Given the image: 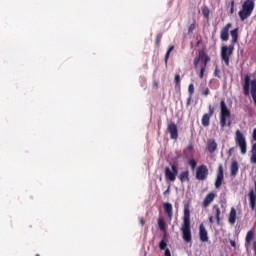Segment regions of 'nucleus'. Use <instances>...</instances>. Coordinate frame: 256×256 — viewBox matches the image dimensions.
I'll list each match as a JSON object with an SVG mask.
<instances>
[{
  "instance_id": "1",
  "label": "nucleus",
  "mask_w": 256,
  "mask_h": 256,
  "mask_svg": "<svg viewBox=\"0 0 256 256\" xmlns=\"http://www.w3.org/2000/svg\"><path fill=\"white\" fill-rule=\"evenodd\" d=\"M181 231L185 243H191V210H189V206L184 207V216Z\"/></svg>"
},
{
  "instance_id": "2",
  "label": "nucleus",
  "mask_w": 256,
  "mask_h": 256,
  "mask_svg": "<svg viewBox=\"0 0 256 256\" xmlns=\"http://www.w3.org/2000/svg\"><path fill=\"white\" fill-rule=\"evenodd\" d=\"M231 110L227 107L225 100L220 101V127L222 131L225 127H231Z\"/></svg>"
},
{
  "instance_id": "3",
  "label": "nucleus",
  "mask_w": 256,
  "mask_h": 256,
  "mask_svg": "<svg viewBox=\"0 0 256 256\" xmlns=\"http://www.w3.org/2000/svg\"><path fill=\"white\" fill-rule=\"evenodd\" d=\"M243 93L246 97H249L251 93L254 105L256 106V80L251 81V76L248 74L244 77Z\"/></svg>"
},
{
  "instance_id": "4",
  "label": "nucleus",
  "mask_w": 256,
  "mask_h": 256,
  "mask_svg": "<svg viewBox=\"0 0 256 256\" xmlns=\"http://www.w3.org/2000/svg\"><path fill=\"white\" fill-rule=\"evenodd\" d=\"M201 61L200 65V79H203L205 76V70L207 69V63L211 61V58L205 53V51H200L198 57L194 59V66L197 67L199 65V62Z\"/></svg>"
},
{
  "instance_id": "5",
  "label": "nucleus",
  "mask_w": 256,
  "mask_h": 256,
  "mask_svg": "<svg viewBox=\"0 0 256 256\" xmlns=\"http://www.w3.org/2000/svg\"><path fill=\"white\" fill-rule=\"evenodd\" d=\"M254 9H255V1L246 0L242 4V10H240L238 12L240 20L245 21V19H249V17H251V15H252Z\"/></svg>"
},
{
  "instance_id": "6",
  "label": "nucleus",
  "mask_w": 256,
  "mask_h": 256,
  "mask_svg": "<svg viewBox=\"0 0 256 256\" xmlns=\"http://www.w3.org/2000/svg\"><path fill=\"white\" fill-rule=\"evenodd\" d=\"M170 167L165 168V179L166 181H170L171 183H175L177 179V175H179V166L177 163L170 164Z\"/></svg>"
},
{
  "instance_id": "7",
  "label": "nucleus",
  "mask_w": 256,
  "mask_h": 256,
  "mask_svg": "<svg viewBox=\"0 0 256 256\" xmlns=\"http://www.w3.org/2000/svg\"><path fill=\"white\" fill-rule=\"evenodd\" d=\"M233 51H235V45L231 44L229 46L224 45L221 47V59L224 61L226 67H229V61L231 59V56L233 55Z\"/></svg>"
},
{
  "instance_id": "8",
  "label": "nucleus",
  "mask_w": 256,
  "mask_h": 256,
  "mask_svg": "<svg viewBox=\"0 0 256 256\" xmlns=\"http://www.w3.org/2000/svg\"><path fill=\"white\" fill-rule=\"evenodd\" d=\"M235 135L236 145L240 147L241 154L245 155L247 153V140H245V135L241 133V130H237Z\"/></svg>"
},
{
  "instance_id": "9",
  "label": "nucleus",
  "mask_w": 256,
  "mask_h": 256,
  "mask_svg": "<svg viewBox=\"0 0 256 256\" xmlns=\"http://www.w3.org/2000/svg\"><path fill=\"white\" fill-rule=\"evenodd\" d=\"M209 176V168L205 164L200 165L196 169V179L198 181H205L207 177Z\"/></svg>"
},
{
  "instance_id": "10",
  "label": "nucleus",
  "mask_w": 256,
  "mask_h": 256,
  "mask_svg": "<svg viewBox=\"0 0 256 256\" xmlns=\"http://www.w3.org/2000/svg\"><path fill=\"white\" fill-rule=\"evenodd\" d=\"M213 113H215V108H213V106L209 105L208 113H206L202 116L201 123H202L203 127H209V125L211 124V117H213Z\"/></svg>"
},
{
  "instance_id": "11",
  "label": "nucleus",
  "mask_w": 256,
  "mask_h": 256,
  "mask_svg": "<svg viewBox=\"0 0 256 256\" xmlns=\"http://www.w3.org/2000/svg\"><path fill=\"white\" fill-rule=\"evenodd\" d=\"M167 131L170 133V139H179V130L175 122H170L167 126Z\"/></svg>"
},
{
  "instance_id": "12",
  "label": "nucleus",
  "mask_w": 256,
  "mask_h": 256,
  "mask_svg": "<svg viewBox=\"0 0 256 256\" xmlns=\"http://www.w3.org/2000/svg\"><path fill=\"white\" fill-rule=\"evenodd\" d=\"M199 237L202 243H207V241H209V234L207 233V229L203 223H201L199 226Z\"/></svg>"
},
{
  "instance_id": "13",
  "label": "nucleus",
  "mask_w": 256,
  "mask_h": 256,
  "mask_svg": "<svg viewBox=\"0 0 256 256\" xmlns=\"http://www.w3.org/2000/svg\"><path fill=\"white\" fill-rule=\"evenodd\" d=\"M233 25L228 23L223 27L220 31V39L221 41H229V29H231Z\"/></svg>"
},
{
  "instance_id": "14",
  "label": "nucleus",
  "mask_w": 256,
  "mask_h": 256,
  "mask_svg": "<svg viewBox=\"0 0 256 256\" xmlns=\"http://www.w3.org/2000/svg\"><path fill=\"white\" fill-rule=\"evenodd\" d=\"M223 179H224L223 165L220 164L219 167H218L217 178H216V181H215L216 189H219V187H221V185H223Z\"/></svg>"
},
{
  "instance_id": "15",
  "label": "nucleus",
  "mask_w": 256,
  "mask_h": 256,
  "mask_svg": "<svg viewBox=\"0 0 256 256\" xmlns=\"http://www.w3.org/2000/svg\"><path fill=\"white\" fill-rule=\"evenodd\" d=\"M206 149L210 153H215L217 151V142L215 141V139H213V138L208 139Z\"/></svg>"
},
{
  "instance_id": "16",
  "label": "nucleus",
  "mask_w": 256,
  "mask_h": 256,
  "mask_svg": "<svg viewBox=\"0 0 256 256\" xmlns=\"http://www.w3.org/2000/svg\"><path fill=\"white\" fill-rule=\"evenodd\" d=\"M215 200V193L210 192L208 195H206V197L204 198V201L202 202V206L204 208H207L209 206L210 203H213V201Z\"/></svg>"
},
{
  "instance_id": "17",
  "label": "nucleus",
  "mask_w": 256,
  "mask_h": 256,
  "mask_svg": "<svg viewBox=\"0 0 256 256\" xmlns=\"http://www.w3.org/2000/svg\"><path fill=\"white\" fill-rule=\"evenodd\" d=\"M253 239H255V232H253V230H250L247 232L246 238H245L246 249H249V247H251V241H253Z\"/></svg>"
},
{
  "instance_id": "18",
  "label": "nucleus",
  "mask_w": 256,
  "mask_h": 256,
  "mask_svg": "<svg viewBox=\"0 0 256 256\" xmlns=\"http://www.w3.org/2000/svg\"><path fill=\"white\" fill-rule=\"evenodd\" d=\"M164 211L168 215L169 220L173 219V205L169 202L163 204Z\"/></svg>"
},
{
  "instance_id": "19",
  "label": "nucleus",
  "mask_w": 256,
  "mask_h": 256,
  "mask_svg": "<svg viewBox=\"0 0 256 256\" xmlns=\"http://www.w3.org/2000/svg\"><path fill=\"white\" fill-rule=\"evenodd\" d=\"M239 173V163L237 161H232L230 166V175L235 177Z\"/></svg>"
},
{
  "instance_id": "20",
  "label": "nucleus",
  "mask_w": 256,
  "mask_h": 256,
  "mask_svg": "<svg viewBox=\"0 0 256 256\" xmlns=\"http://www.w3.org/2000/svg\"><path fill=\"white\" fill-rule=\"evenodd\" d=\"M228 221L230 225H235L237 221V210H235V208H231Z\"/></svg>"
},
{
  "instance_id": "21",
  "label": "nucleus",
  "mask_w": 256,
  "mask_h": 256,
  "mask_svg": "<svg viewBox=\"0 0 256 256\" xmlns=\"http://www.w3.org/2000/svg\"><path fill=\"white\" fill-rule=\"evenodd\" d=\"M230 35L232 37V45H235L237 41H239V28H235L230 31Z\"/></svg>"
},
{
  "instance_id": "22",
  "label": "nucleus",
  "mask_w": 256,
  "mask_h": 256,
  "mask_svg": "<svg viewBox=\"0 0 256 256\" xmlns=\"http://www.w3.org/2000/svg\"><path fill=\"white\" fill-rule=\"evenodd\" d=\"M213 211L215 213V219L217 221V225H219L221 223V208H219V205H214Z\"/></svg>"
},
{
  "instance_id": "23",
  "label": "nucleus",
  "mask_w": 256,
  "mask_h": 256,
  "mask_svg": "<svg viewBox=\"0 0 256 256\" xmlns=\"http://www.w3.org/2000/svg\"><path fill=\"white\" fill-rule=\"evenodd\" d=\"M178 179L182 182V183H189V170H186V171H182L179 176H178Z\"/></svg>"
},
{
  "instance_id": "24",
  "label": "nucleus",
  "mask_w": 256,
  "mask_h": 256,
  "mask_svg": "<svg viewBox=\"0 0 256 256\" xmlns=\"http://www.w3.org/2000/svg\"><path fill=\"white\" fill-rule=\"evenodd\" d=\"M158 227L160 231H167V224L163 218L158 219Z\"/></svg>"
},
{
  "instance_id": "25",
  "label": "nucleus",
  "mask_w": 256,
  "mask_h": 256,
  "mask_svg": "<svg viewBox=\"0 0 256 256\" xmlns=\"http://www.w3.org/2000/svg\"><path fill=\"white\" fill-rule=\"evenodd\" d=\"M175 89H181V75L176 74L174 78Z\"/></svg>"
},
{
  "instance_id": "26",
  "label": "nucleus",
  "mask_w": 256,
  "mask_h": 256,
  "mask_svg": "<svg viewBox=\"0 0 256 256\" xmlns=\"http://www.w3.org/2000/svg\"><path fill=\"white\" fill-rule=\"evenodd\" d=\"M173 49H175V46H170L166 52L165 55V65L167 66V63H169V57L171 56V52L173 51Z\"/></svg>"
},
{
  "instance_id": "27",
  "label": "nucleus",
  "mask_w": 256,
  "mask_h": 256,
  "mask_svg": "<svg viewBox=\"0 0 256 256\" xmlns=\"http://www.w3.org/2000/svg\"><path fill=\"white\" fill-rule=\"evenodd\" d=\"M211 11L209 10V7L204 6L202 8V15L205 17V19H207V21H209V15H210Z\"/></svg>"
},
{
  "instance_id": "28",
  "label": "nucleus",
  "mask_w": 256,
  "mask_h": 256,
  "mask_svg": "<svg viewBox=\"0 0 256 256\" xmlns=\"http://www.w3.org/2000/svg\"><path fill=\"white\" fill-rule=\"evenodd\" d=\"M159 249L165 251L167 249V239L163 238L159 243Z\"/></svg>"
},
{
  "instance_id": "29",
  "label": "nucleus",
  "mask_w": 256,
  "mask_h": 256,
  "mask_svg": "<svg viewBox=\"0 0 256 256\" xmlns=\"http://www.w3.org/2000/svg\"><path fill=\"white\" fill-rule=\"evenodd\" d=\"M211 94V90H209V87H204L201 90V95H203V97H208V95Z\"/></svg>"
},
{
  "instance_id": "30",
  "label": "nucleus",
  "mask_w": 256,
  "mask_h": 256,
  "mask_svg": "<svg viewBox=\"0 0 256 256\" xmlns=\"http://www.w3.org/2000/svg\"><path fill=\"white\" fill-rule=\"evenodd\" d=\"M163 38V34H157L155 39V45L156 47H159L161 45V39Z\"/></svg>"
},
{
  "instance_id": "31",
  "label": "nucleus",
  "mask_w": 256,
  "mask_h": 256,
  "mask_svg": "<svg viewBox=\"0 0 256 256\" xmlns=\"http://www.w3.org/2000/svg\"><path fill=\"white\" fill-rule=\"evenodd\" d=\"M214 77L221 79V70L218 67H216L214 70Z\"/></svg>"
},
{
  "instance_id": "32",
  "label": "nucleus",
  "mask_w": 256,
  "mask_h": 256,
  "mask_svg": "<svg viewBox=\"0 0 256 256\" xmlns=\"http://www.w3.org/2000/svg\"><path fill=\"white\" fill-rule=\"evenodd\" d=\"M188 93L189 95H192V96H193V93H195V86L193 84H189Z\"/></svg>"
},
{
  "instance_id": "33",
  "label": "nucleus",
  "mask_w": 256,
  "mask_h": 256,
  "mask_svg": "<svg viewBox=\"0 0 256 256\" xmlns=\"http://www.w3.org/2000/svg\"><path fill=\"white\" fill-rule=\"evenodd\" d=\"M188 163L192 170H194L195 167H197V161H195L194 159H190Z\"/></svg>"
},
{
  "instance_id": "34",
  "label": "nucleus",
  "mask_w": 256,
  "mask_h": 256,
  "mask_svg": "<svg viewBox=\"0 0 256 256\" xmlns=\"http://www.w3.org/2000/svg\"><path fill=\"white\" fill-rule=\"evenodd\" d=\"M193 31H195V22L189 26L188 35H193Z\"/></svg>"
},
{
  "instance_id": "35",
  "label": "nucleus",
  "mask_w": 256,
  "mask_h": 256,
  "mask_svg": "<svg viewBox=\"0 0 256 256\" xmlns=\"http://www.w3.org/2000/svg\"><path fill=\"white\" fill-rule=\"evenodd\" d=\"M230 13L231 14L235 13V0L231 1Z\"/></svg>"
},
{
  "instance_id": "36",
  "label": "nucleus",
  "mask_w": 256,
  "mask_h": 256,
  "mask_svg": "<svg viewBox=\"0 0 256 256\" xmlns=\"http://www.w3.org/2000/svg\"><path fill=\"white\" fill-rule=\"evenodd\" d=\"M250 161L251 163H256V153H252Z\"/></svg>"
},
{
  "instance_id": "37",
  "label": "nucleus",
  "mask_w": 256,
  "mask_h": 256,
  "mask_svg": "<svg viewBox=\"0 0 256 256\" xmlns=\"http://www.w3.org/2000/svg\"><path fill=\"white\" fill-rule=\"evenodd\" d=\"M230 245H231V247H233L234 249H237V243L235 242V240H230Z\"/></svg>"
},
{
  "instance_id": "38",
  "label": "nucleus",
  "mask_w": 256,
  "mask_h": 256,
  "mask_svg": "<svg viewBox=\"0 0 256 256\" xmlns=\"http://www.w3.org/2000/svg\"><path fill=\"white\" fill-rule=\"evenodd\" d=\"M193 99V96L190 95L187 99L186 105H191V100Z\"/></svg>"
},
{
  "instance_id": "39",
  "label": "nucleus",
  "mask_w": 256,
  "mask_h": 256,
  "mask_svg": "<svg viewBox=\"0 0 256 256\" xmlns=\"http://www.w3.org/2000/svg\"><path fill=\"white\" fill-rule=\"evenodd\" d=\"M164 255L171 256V250H169V248H166Z\"/></svg>"
},
{
  "instance_id": "40",
  "label": "nucleus",
  "mask_w": 256,
  "mask_h": 256,
  "mask_svg": "<svg viewBox=\"0 0 256 256\" xmlns=\"http://www.w3.org/2000/svg\"><path fill=\"white\" fill-rule=\"evenodd\" d=\"M171 192V186H168V188L164 191V195H167Z\"/></svg>"
},
{
  "instance_id": "41",
  "label": "nucleus",
  "mask_w": 256,
  "mask_h": 256,
  "mask_svg": "<svg viewBox=\"0 0 256 256\" xmlns=\"http://www.w3.org/2000/svg\"><path fill=\"white\" fill-rule=\"evenodd\" d=\"M139 223H140V225H145V218H143V217H141L140 219H139Z\"/></svg>"
},
{
  "instance_id": "42",
  "label": "nucleus",
  "mask_w": 256,
  "mask_h": 256,
  "mask_svg": "<svg viewBox=\"0 0 256 256\" xmlns=\"http://www.w3.org/2000/svg\"><path fill=\"white\" fill-rule=\"evenodd\" d=\"M252 139L256 141V128L253 130Z\"/></svg>"
},
{
  "instance_id": "43",
  "label": "nucleus",
  "mask_w": 256,
  "mask_h": 256,
  "mask_svg": "<svg viewBox=\"0 0 256 256\" xmlns=\"http://www.w3.org/2000/svg\"><path fill=\"white\" fill-rule=\"evenodd\" d=\"M251 153H256V143L252 145Z\"/></svg>"
},
{
  "instance_id": "44",
  "label": "nucleus",
  "mask_w": 256,
  "mask_h": 256,
  "mask_svg": "<svg viewBox=\"0 0 256 256\" xmlns=\"http://www.w3.org/2000/svg\"><path fill=\"white\" fill-rule=\"evenodd\" d=\"M252 247H253V251H254V253H255V255H256V241H254V242L252 243Z\"/></svg>"
},
{
  "instance_id": "45",
  "label": "nucleus",
  "mask_w": 256,
  "mask_h": 256,
  "mask_svg": "<svg viewBox=\"0 0 256 256\" xmlns=\"http://www.w3.org/2000/svg\"><path fill=\"white\" fill-rule=\"evenodd\" d=\"M209 223L213 224V216L209 217Z\"/></svg>"
},
{
  "instance_id": "46",
  "label": "nucleus",
  "mask_w": 256,
  "mask_h": 256,
  "mask_svg": "<svg viewBox=\"0 0 256 256\" xmlns=\"http://www.w3.org/2000/svg\"><path fill=\"white\" fill-rule=\"evenodd\" d=\"M189 151H193V145L188 146Z\"/></svg>"
},
{
  "instance_id": "47",
  "label": "nucleus",
  "mask_w": 256,
  "mask_h": 256,
  "mask_svg": "<svg viewBox=\"0 0 256 256\" xmlns=\"http://www.w3.org/2000/svg\"><path fill=\"white\" fill-rule=\"evenodd\" d=\"M154 85L156 88L159 87V82H155Z\"/></svg>"
},
{
  "instance_id": "48",
  "label": "nucleus",
  "mask_w": 256,
  "mask_h": 256,
  "mask_svg": "<svg viewBox=\"0 0 256 256\" xmlns=\"http://www.w3.org/2000/svg\"><path fill=\"white\" fill-rule=\"evenodd\" d=\"M36 256H40L39 254H36Z\"/></svg>"
}]
</instances>
